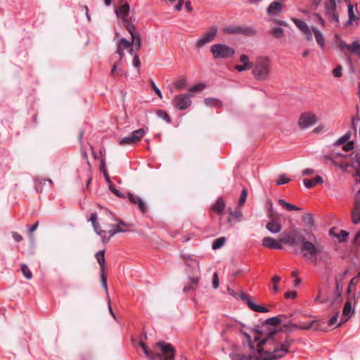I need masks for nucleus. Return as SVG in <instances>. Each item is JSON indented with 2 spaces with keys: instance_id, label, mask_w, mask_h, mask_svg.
<instances>
[{
  "instance_id": "1",
  "label": "nucleus",
  "mask_w": 360,
  "mask_h": 360,
  "mask_svg": "<svg viewBox=\"0 0 360 360\" xmlns=\"http://www.w3.org/2000/svg\"><path fill=\"white\" fill-rule=\"evenodd\" d=\"M279 333L276 330L268 333L267 337L257 343L258 355L256 360H276L285 356L288 352L292 340L285 338L279 342Z\"/></svg>"
},
{
  "instance_id": "2",
  "label": "nucleus",
  "mask_w": 360,
  "mask_h": 360,
  "mask_svg": "<svg viewBox=\"0 0 360 360\" xmlns=\"http://www.w3.org/2000/svg\"><path fill=\"white\" fill-rule=\"evenodd\" d=\"M308 235V239L304 236L298 238L300 241V252L302 257L305 259H311L314 264L318 261L326 262L328 253L325 251L324 245L320 243L312 232L303 230Z\"/></svg>"
},
{
  "instance_id": "3",
  "label": "nucleus",
  "mask_w": 360,
  "mask_h": 360,
  "mask_svg": "<svg viewBox=\"0 0 360 360\" xmlns=\"http://www.w3.org/2000/svg\"><path fill=\"white\" fill-rule=\"evenodd\" d=\"M139 345L148 360H174L176 355L174 347L165 341L157 342L152 349H149L146 343L143 341H140Z\"/></svg>"
},
{
  "instance_id": "4",
  "label": "nucleus",
  "mask_w": 360,
  "mask_h": 360,
  "mask_svg": "<svg viewBox=\"0 0 360 360\" xmlns=\"http://www.w3.org/2000/svg\"><path fill=\"white\" fill-rule=\"evenodd\" d=\"M271 75L270 60L266 57H259L252 67V75L256 80L264 82L268 80Z\"/></svg>"
},
{
  "instance_id": "5",
  "label": "nucleus",
  "mask_w": 360,
  "mask_h": 360,
  "mask_svg": "<svg viewBox=\"0 0 360 360\" xmlns=\"http://www.w3.org/2000/svg\"><path fill=\"white\" fill-rule=\"evenodd\" d=\"M226 292H229L230 295L236 299H240L243 302H245L248 307L254 311L259 312V313H266L269 311V309L266 307L259 306L255 304L252 300V298L248 294L240 291V292H236L233 290L231 289L229 287H226Z\"/></svg>"
},
{
  "instance_id": "6",
  "label": "nucleus",
  "mask_w": 360,
  "mask_h": 360,
  "mask_svg": "<svg viewBox=\"0 0 360 360\" xmlns=\"http://www.w3.org/2000/svg\"><path fill=\"white\" fill-rule=\"evenodd\" d=\"M283 328L287 332H292L297 329L300 330H321V321L319 320H313L309 323L296 324L291 321H288L283 325Z\"/></svg>"
},
{
  "instance_id": "7",
  "label": "nucleus",
  "mask_w": 360,
  "mask_h": 360,
  "mask_svg": "<svg viewBox=\"0 0 360 360\" xmlns=\"http://www.w3.org/2000/svg\"><path fill=\"white\" fill-rule=\"evenodd\" d=\"M226 212L228 213V216L226 217L228 228L233 227L236 224H239L245 219L242 208L240 207H236L235 209L229 207Z\"/></svg>"
},
{
  "instance_id": "8",
  "label": "nucleus",
  "mask_w": 360,
  "mask_h": 360,
  "mask_svg": "<svg viewBox=\"0 0 360 360\" xmlns=\"http://www.w3.org/2000/svg\"><path fill=\"white\" fill-rule=\"evenodd\" d=\"M173 106L179 110L187 109L191 105V94H184L176 95L172 101Z\"/></svg>"
},
{
  "instance_id": "9",
  "label": "nucleus",
  "mask_w": 360,
  "mask_h": 360,
  "mask_svg": "<svg viewBox=\"0 0 360 360\" xmlns=\"http://www.w3.org/2000/svg\"><path fill=\"white\" fill-rule=\"evenodd\" d=\"M352 220L354 224L360 223V198L357 196L354 199V209L352 211ZM353 242L355 245H360V231L356 233Z\"/></svg>"
},
{
  "instance_id": "10",
  "label": "nucleus",
  "mask_w": 360,
  "mask_h": 360,
  "mask_svg": "<svg viewBox=\"0 0 360 360\" xmlns=\"http://www.w3.org/2000/svg\"><path fill=\"white\" fill-rule=\"evenodd\" d=\"M338 46L342 51L345 49L349 53L357 55L360 58V39H356L349 44L341 40L339 41Z\"/></svg>"
},
{
  "instance_id": "11",
  "label": "nucleus",
  "mask_w": 360,
  "mask_h": 360,
  "mask_svg": "<svg viewBox=\"0 0 360 360\" xmlns=\"http://www.w3.org/2000/svg\"><path fill=\"white\" fill-rule=\"evenodd\" d=\"M217 27H211L207 33H205L200 37L196 42V47L200 49L204 46L206 44L213 41L217 36Z\"/></svg>"
},
{
  "instance_id": "12",
  "label": "nucleus",
  "mask_w": 360,
  "mask_h": 360,
  "mask_svg": "<svg viewBox=\"0 0 360 360\" xmlns=\"http://www.w3.org/2000/svg\"><path fill=\"white\" fill-rule=\"evenodd\" d=\"M317 122V117L316 115L310 112L302 113L299 119V126L301 129H305Z\"/></svg>"
},
{
  "instance_id": "13",
  "label": "nucleus",
  "mask_w": 360,
  "mask_h": 360,
  "mask_svg": "<svg viewBox=\"0 0 360 360\" xmlns=\"http://www.w3.org/2000/svg\"><path fill=\"white\" fill-rule=\"evenodd\" d=\"M226 33L242 34L245 36H254L256 34V31L253 27L229 25L226 27Z\"/></svg>"
},
{
  "instance_id": "14",
  "label": "nucleus",
  "mask_w": 360,
  "mask_h": 360,
  "mask_svg": "<svg viewBox=\"0 0 360 360\" xmlns=\"http://www.w3.org/2000/svg\"><path fill=\"white\" fill-rule=\"evenodd\" d=\"M326 13L330 17V21L338 23L339 22L338 15L335 11L337 8L335 0H328L326 3Z\"/></svg>"
},
{
  "instance_id": "15",
  "label": "nucleus",
  "mask_w": 360,
  "mask_h": 360,
  "mask_svg": "<svg viewBox=\"0 0 360 360\" xmlns=\"http://www.w3.org/2000/svg\"><path fill=\"white\" fill-rule=\"evenodd\" d=\"M251 330H252V331H253L256 334H262L263 333L262 330H259V326H255ZM240 331H241L242 334L245 337L246 341H247V342L248 344V346H249L250 349L251 350L254 349H255V345H254L255 342H257V341L259 340V335H257L256 336H255L254 337V340H252L251 336H250V335L249 333H248L247 332H245L243 330H241Z\"/></svg>"
},
{
  "instance_id": "16",
  "label": "nucleus",
  "mask_w": 360,
  "mask_h": 360,
  "mask_svg": "<svg viewBox=\"0 0 360 360\" xmlns=\"http://www.w3.org/2000/svg\"><path fill=\"white\" fill-rule=\"evenodd\" d=\"M225 209V202L222 197L219 198L214 203L210 209V214L212 218L214 214L217 215H221L224 213Z\"/></svg>"
},
{
  "instance_id": "17",
  "label": "nucleus",
  "mask_w": 360,
  "mask_h": 360,
  "mask_svg": "<svg viewBox=\"0 0 360 360\" xmlns=\"http://www.w3.org/2000/svg\"><path fill=\"white\" fill-rule=\"evenodd\" d=\"M354 311L355 307H354L349 302H346L342 309L341 321L338 324L337 327L341 326L342 323L347 321V319L351 317Z\"/></svg>"
},
{
  "instance_id": "18",
  "label": "nucleus",
  "mask_w": 360,
  "mask_h": 360,
  "mask_svg": "<svg viewBox=\"0 0 360 360\" xmlns=\"http://www.w3.org/2000/svg\"><path fill=\"white\" fill-rule=\"evenodd\" d=\"M279 242L289 246H293L297 243V240L295 236L290 232L284 231L281 234Z\"/></svg>"
},
{
  "instance_id": "19",
  "label": "nucleus",
  "mask_w": 360,
  "mask_h": 360,
  "mask_svg": "<svg viewBox=\"0 0 360 360\" xmlns=\"http://www.w3.org/2000/svg\"><path fill=\"white\" fill-rule=\"evenodd\" d=\"M210 51L216 59L225 58V44H214L212 46Z\"/></svg>"
},
{
  "instance_id": "20",
  "label": "nucleus",
  "mask_w": 360,
  "mask_h": 360,
  "mask_svg": "<svg viewBox=\"0 0 360 360\" xmlns=\"http://www.w3.org/2000/svg\"><path fill=\"white\" fill-rule=\"evenodd\" d=\"M343 291V283L340 281H335V289L333 291L334 299L332 300V304L340 303L342 302V295Z\"/></svg>"
},
{
  "instance_id": "21",
  "label": "nucleus",
  "mask_w": 360,
  "mask_h": 360,
  "mask_svg": "<svg viewBox=\"0 0 360 360\" xmlns=\"http://www.w3.org/2000/svg\"><path fill=\"white\" fill-rule=\"evenodd\" d=\"M262 245L266 248L274 250H282L283 248L278 241L271 237H264L262 240Z\"/></svg>"
},
{
  "instance_id": "22",
  "label": "nucleus",
  "mask_w": 360,
  "mask_h": 360,
  "mask_svg": "<svg viewBox=\"0 0 360 360\" xmlns=\"http://www.w3.org/2000/svg\"><path fill=\"white\" fill-rule=\"evenodd\" d=\"M283 7L282 3L273 1L269 5L266 12L269 15L275 16L282 11Z\"/></svg>"
},
{
  "instance_id": "23",
  "label": "nucleus",
  "mask_w": 360,
  "mask_h": 360,
  "mask_svg": "<svg viewBox=\"0 0 360 360\" xmlns=\"http://www.w3.org/2000/svg\"><path fill=\"white\" fill-rule=\"evenodd\" d=\"M135 18L130 17L129 18H124L123 25L125 29L129 32V33L132 37L133 35L138 34L136 32V26L134 23Z\"/></svg>"
},
{
  "instance_id": "24",
  "label": "nucleus",
  "mask_w": 360,
  "mask_h": 360,
  "mask_svg": "<svg viewBox=\"0 0 360 360\" xmlns=\"http://www.w3.org/2000/svg\"><path fill=\"white\" fill-rule=\"evenodd\" d=\"M105 210L109 214V216H110L112 217V220H114L115 221L117 222V225H120V226L122 229H126L127 231L128 229H129V228L133 226L132 224L127 223V222L124 221L123 220H122L120 218L116 217L115 216V214L111 211L108 210L107 208H105Z\"/></svg>"
},
{
  "instance_id": "25",
  "label": "nucleus",
  "mask_w": 360,
  "mask_h": 360,
  "mask_svg": "<svg viewBox=\"0 0 360 360\" xmlns=\"http://www.w3.org/2000/svg\"><path fill=\"white\" fill-rule=\"evenodd\" d=\"M230 360H252V355H245L243 353L233 350L229 354Z\"/></svg>"
},
{
  "instance_id": "26",
  "label": "nucleus",
  "mask_w": 360,
  "mask_h": 360,
  "mask_svg": "<svg viewBox=\"0 0 360 360\" xmlns=\"http://www.w3.org/2000/svg\"><path fill=\"white\" fill-rule=\"evenodd\" d=\"M266 229L271 233H278L282 229V226L278 221L272 220L266 224Z\"/></svg>"
},
{
  "instance_id": "27",
  "label": "nucleus",
  "mask_w": 360,
  "mask_h": 360,
  "mask_svg": "<svg viewBox=\"0 0 360 360\" xmlns=\"http://www.w3.org/2000/svg\"><path fill=\"white\" fill-rule=\"evenodd\" d=\"M129 5L127 3L120 6L118 10L115 11L117 18H122V20L124 18H127V16L129 15Z\"/></svg>"
},
{
  "instance_id": "28",
  "label": "nucleus",
  "mask_w": 360,
  "mask_h": 360,
  "mask_svg": "<svg viewBox=\"0 0 360 360\" xmlns=\"http://www.w3.org/2000/svg\"><path fill=\"white\" fill-rule=\"evenodd\" d=\"M312 32L314 34L316 41L319 46L323 49L325 47V38L322 32L316 27H312Z\"/></svg>"
},
{
  "instance_id": "29",
  "label": "nucleus",
  "mask_w": 360,
  "mask_h": 360,
  "mask_svg": "<svg viewBox=\"0 0 360 360\" xmlns=\"http://www.w3.org/2000/svg\"><path fill=\"white\" fill-rule=\"evenodd\" d=\"M105 250H101L96 253L95 257L100 266L101 272L105 271Z\"/></svg>"
},
{
  "instance_id": "30",
  "label": "nucleus",
  "mask_w": 360,
  "mask_h": 360,
  "mask_svg": "<svg viewBox=\"0 0 360 360\" xmlns=\"http://www.w3.org/2000/svg\"><path fill=\"white\" fill-rule=\"evenodd\" d=\"M323 181L322 177L321 176L317 175L313 179H304V185L307 188H310L316 184H322Z\"/></svg>"
},
{
  "instance_id": "31",
  "label": "nucleus",
  "mask_w": 360,
  "mask_h": 360,
  "mask_svg": "<svg viewBox=\"0 0 360 360\" xmlns=\"http://www.w3.org/2000/svg\"><path fill=\"white\" fill-rule=\"evenodd\" d=\"M109 227H111L112 229L109 230L107 233L109 234L108 240L110 239L112 236H114L115 234L118 233H125L127 232L126 229H122L120 225L116 224H108L107 225Z\"/></svg>"
},
{
  "instance_id": "32",
  "label": "nucleus",
  "mask_w": 360,
  "mask_h": 360,
  "mask_svg": "<svg viewBox=\"0 0 360 360\" xmlns=\"http://www.w3.org/2000/svg\"><path fill=\"white\" fill-rule=\"evenodd\" d=\"M355 11H357V9L355 8L352 4H349L348 6V22L347 25L352 24V22L357 20L359 18L355 15Z\"/></svg>"
},
{
  "instance_id": "33",
  "label": "nucleus",
  "mask_w": 360,
  "mask_h": 360,
  "mask_svg": "<svg viewBox=\"0 0 360 360\" xmlns=\"http://www.w3.org/2000/svg\"><path fill=\"white\" fill-rule=\"evenodd\" d=\"M204 103L207 106H212L216 108H221L223 105V103L221 101L212 98H205Z\"/></svg>"
},
{
  "instance_id": "34",
  "label": "nucleus",
  "mask_w": 360,
  "mask_h": 360,
  "mask_svg": "<svg viewBox=\"0 0 360 360\" xmlns=\"http://www.w3.org/2000/svg\"><path fill=\"white\" fill-rule=\"evenodd\" d=\"M199 278L198 277L190 278V283L184 287V292H188L194 290L198 286Z\"/></svg>"
},
{
  "instance_id": "35",
  "label": "nucleus",
  "mask_w": 360,
  "mask_h": 360,
  "mask_svg": "<svg viewBox=\"0 0 360 360\" xmlns=\"http://www.w3.org/2000/svg\"><path fill=\"white\" fill-rule=\"evenodd\" d=\"M278 203L285 209H286L288 211H294V210H301V208L295 205H292V204H290L288 202H286L285 200H283V199H279L278 200Z\"/></svg>"
},
{
  "instance_id": "36",
  "label": "nucleus",
  "mask_w": 360,
  "mask_h": 360,
  "mask_svg": "<svg viewBox=\"0 0 360 360\" xmlns=\"http://www.w3.org/2000/svg\"><path fill=\"white\" fill-rule=\"evenodd\" d=\"M333 229L330 230V235L338 238V240L340 243H343L347 240V238L349 236V232H347V231H345V230H342V231H340V232L338 234L333 235Z\"/></svg>"
},
{
  "instance_id": "37",
  "label": "nucleus",
  "mask_w": 360,
  "mask_h": 360,
  "mask_svg": "<svg viewBox=\"0 0 360 360\" xmlns=\"http://www.w3.org/2000/svg\"><path fill=\"white\" fill-rule=\"evenodd\" d=\"M240 326L244 327V326L237 320L226 316V328H238Z\"/></svg>"
},
{
  "instance_id": "38",
  "label": "nucleus",
  "mask_w": 360,
  "mask_h": 360,
  "mask_svg": "<svg viewBox=\"0 0 360 360\" xmlns=\"http://www.w3.org/2000/svg\"><path fill=\"white\" fill-rule=\"evenodd\" d=\"M292 21L303 33L308 32V30L310 29L308 25L302 20L292 18Z\"/></svg>"
},
{
  "instance_id": "39",
  "label": "nucleus",
  "mask_w": 360,
  "mask_h": 360,
  "mask_svg": "<svg viewBox=\"0 0 360 360\" xmlns=\"http://www.w3.org/2000/svg\"><path fill=\"white\" fill-rule=\"evenodd\" d=\"M155 114L161 119L164 120L167 123L170 124L172 119L169 115L165 110L158 109L155 110Z\"/></svg>"
},
{
  "instance_id": "40",
  "label": "nucleus",
  "mask_w": 360,
  "mask_h": 360,
  "mask_svg": "<svg viewBox=\"0 0 360 360\" xmlns=\"http://www.w3.org/2000/svg\"><path fill=\"white\" fill-rule=\"evenodd\" d=\"M281 323V319L278 316H273L271 318H269L266 319L263 323L262 325H269V326H278Z\"/></svg>"
},
{
  "instance_id": "41",
  "label": "nucleus",
  "mask_w": 360,
  "mask_h": 360,
  "mask_svg": "<svg viewBox=\"0 0 360 360\" xmlns=\"http://www.w3.org/2000/svg\"><path fill=\"white\" fill-rule=\"evenodd\" d=\"M133 46V41H129L127 39L122 37L121 38L118 43L117 44V46H120L122 49H128L131 46Z\"/></svg>"
},
{
  "instance_id": "42",
  "label": "nucleus",
  "mask_w": 360,
  "mask_h": 360,
  "mask_svg": "<svg viewBox=\"0 0 360 360\" xmlns=\"http://www.w3.org/2000/svg\"><path fill=\"white\" fill-rule=\"evenodd\" d=\"M359 278H360V272H359V274L356 276H354L353 278L351 279V281L348 285L347 289L346 290V293L347 295H349L352 292V288L354 287L357 285V283H359Z\"/></svg>"
},
{
  "instance_id": "43",
  "label": "nucleus",
  "mask_w": 360,
  "mask_h": 360,
  "mask_svg": "<svg viewBox=\"0 0 360 360\" xmlns=\"http://www.w3.org/2000/svg\"><path fill=\"white\" fill-rule=\"evenodd\" d=\"M137 142L131 134L128 136L122 138L119 142L120 145L121 146L134 145Z\"/></svg>"
},
{
  "instance_id": "44",
  "label": "nucleus",
  "mask_w": 360,
  "mask_h": 360,
  "mask_svg": "<svg viewBox=\"0 0 360 360\" xmlns=\"http://www.w3.org/2000/svg\"><path fill=\"white\" fill-rule=\"evenodd\" d=\"M131 41H133V45L134 46L135 51H139L141 49V37L140 34H138L136 35H133L131 37Z\"/></svg>"
},
{
  "instance_id": "45",
  "label": "nucleus",
  "mask_w": 360,
  "mask_h": 360,
  "mask_svg": "<svg viewBox=\"0 0 360 360\" xmlns=\"http://www.w3.org/2000/svg\"><path fill=\"white\" fill-rule=\"evenodd\" d=\"M225 243V236H221L214 240L212 245L213 250H218L221 248Z\"/></svg>"
},
{
  "instance_id": "46",
  "label": "nucleus",
  "mask_w": 360,
  "mask_h": 360,
  "mask_svg": "<svg viewBox=\"0 0 360 360\" xmlns=\"http://www.w3.org/2000/svg\"><path fill=\"white\" fill-rule=\"evenodd\" d=\"M248 190L246 188H243L240 193L237 207H240V208L243 207L246 202Z\"/></svg>"
},
{
  "instance_id": "47",
  "label": "nucleus",
  "mask_w": 360,
  "mask_h": 360,
  "mask_svg": "<svg viewBox=\"0 0 360 360\" xmlns=\"http://www.w3.org/2000/svg\"><path fill=\"white\" fill-rule=\"evenodd\" d=\"M145 134V130L143 128L139 129L131 132V135L138 143Z\"/></svg>"
},
{
  "instance_id": "48",
  "label": "nucleus",
  "mask_w": 360,
  "mask_h": 360,
  "mask_svg": "<svg viewBox=\"0 0 360 360\" xmlns=\"http://www.w3.org/2000/svg\"><path fill=\"white\" fill-rule=\"evenodd\" d=\"M21 271L23 274V276L27 279H31L32 278V273L28 266L26 264H21Z\"/></svg>"
},
{
  "instance_id": "49",
  "label": "nucleus",
  "mask_w": 360,
  "mask_h": 360,
  "mask_svg": "<svg viewBox=\"0 0 360 360\" xmlns=\"http://www.w3.org/2000/svg\"><path fill=\"white\" fill-rule=\"evenodd\" d=\"M92 226H93V227H94V229L95 232H96L98 235H99V236H101L102 237V241H103V243H105V240H106V237H105V235H103V234H105V233H106V231H104V230H101V229H100V224H99L98 223H97V224H92Z\"/></svg>"
},
{
  "instance_id": "50",
  "label": "nucleus",
  "mask_w": 360,
  "mask_h": 360,
  "mask_svg": "<svg viewBox=\"0 0 360 360\" xmlns=\"http://www.w3.org/2000/svg\"><path fill=\"white\" fill-rule=\"evenodd\" d=\"M252 67H253L252 63H246V64L243 63V65H236L234 68L236 70H238V72H242V71L250 70L251 68H252Z\"/></svg>"
},
{
  "instance_id": "51",
  "label": "nucleus",
  "mask_w": 360,
  "mask_h": 360,
  "mask_svg": "<svg viewBox=\"0 0 360 360\" xmlns=\"http://www.w3.org/2000/svg\"><path fill=\"white\" fill-rule=\"evenodd\" d=\"M186 79L184 77H181L174 84L176 89H177L179 90L184 89L186 86Z\"/></svg>"
},
{
  "instance_id": "52",
  "label": "nucleus",
  "mask_w": 360,
  "mask_h": 360,
  "mask_svg": "<svg viewBox=\"0 0 360 360\" xmlns=\"http://www.w3.org/2000/svg\"><path fill=\"white\" fill-rule=\"evenodd\" d=\"M150 88L152 89L153 91H154V92L155 93V94L160 98H162V93H161V91L160 90L159 88H158V86L155 85V82H153V80L150 79Z\"/></svg>"
},
{
  "instance_id": "53",
  "label": "nucleus",
  "mask_w": 360,
  "mask_h": 360,
  "mask_svg": "<svg viewBox=\"0 0 360 360\" xmlns=\"http://www.w3.org/2000/svg\"><path fill=\"white\" fill-rule=\"evenodd\" d=\"M303 220L306 221L308 225L311 227L314 226V222L313 219V216L311 213H307L303 216Z\"/></svg>"
},
{
  "instance_id": "54",
  "label": "nucleus",
  "mask_w": 360,
  "mask_h": 360,
  "mask_svg": "<svg viewBox=\"0 0 360 360\" xmlns=\"http://www.w3.org/2000/svg\"><path fill=\"white\" fill-rule=\"evenodd\" d=\"M205 87V85L203 83H198L190 87L189 91L192 92H200L202 91Z\"/></svg>"
},
{
  "instance_id": "55",
  "label": "nucleus",
  "mask_w": 360,
  "mask_h": 360,
  "mask_svg": "<svg viewBox=\"0 0 360 360\" xmlns=\"http://www.w3.org/2000/svg\"><path fill=\"white\" fill-rule=\"evenodd\" d=\"M109 189L116 196H117L120 198H125V195L121 191H120L118 189L115 188V187L113 186L112 184L109 185Z\"/></svg>"
},
{
  "instance_id": "56",
  "label": "nucleus",
  "mask_w": 360,
  "mask_h": 360,
  "mask_svg": "<svg viewBox=\"0 0 360 360\" xmlns=\"http://www.w3.org/2000/svg\"><path fill=\"white\" fill-rule=\"evenodd\" d=\"M272 34L276 37V38H281L284 35V32L282 28L281 27H274L272 31Z\"/></svg>"
},
{
  "instance_id": "57",
  "label": "nucleus",
  "mask_w": 360,
  "mask_h": 360,
  "mask_svg": "<svg viewBox=\"0 0 360 360\" xmlns=\"http://www.w3.org/2000/svg\"><path fill=\"white\" fill-rule=\"evenodd\" d=\"M349 270L345 269L343 272L337 274L335 276V281H340V283H343V280L345 277L348 274Z\"/></svg>"
},
{
  "instance_id": "58",
  "label": "nucleus",
  "mask_w": 360,
  "mask_h": 360,
  "mask_svg": "<svg viewBox=\"0 0 360 360\" xmlns=\"http://www.w3.org/2000/svg\"><path fill=\"white\" fill-rule=\"evenodd\" d=\"M359 298L360 297L356 293H354L347 298V302H349L354 307H356Z\"/></svg>"
},
{
  "instance_id": "59",
  "label": "nucleus",
  "mask_w": 360,
  "mask_h": 360,
  "mask_svg": "<svg viewBox=\"0 0 360 360\" xmlns=\"http://www.w3.org/2000/svg\"><path fill=\"white\" fill-rule=\"evenodd\" d=\"M290 179L285 176V174H281L276 182L277 185H283L290 181Z\"/></svg>"
},
{
  "instance_id": "60",
  "label": "nucleus",
  "mask_w": 360,
  "mask_h": 360,
  "mask_svg": "<svg viewBox=\"0 0 360 360\" xmlns=\"http://www.w3.org/2000/svg\"><path fill=\"white\" fill-rule=\"evenodd\" d=\"M272 282L274 283V285L272 288V290L274 292H277L278 291V283L281 281V278L278 276H274L272 278Z\"/></svg>"
},
{
  "instance_id": "61",
  "label": "nucleus",
  "mask_w": 360,
  "mask_h": 360,
  "mask_svg": "<svg viewBox=\"0 0 360 360\" xmlns=\"http://www.w3.org/2000/svg\"><path fill=\"white\" fill-rule=\"evenodd\" d=\"M127 196L129 202L134 205L138 204L139 200L141 199L139 196H135L133 193L130 192L127 193Z\"/></svg>"
},
{
  "instance_id": "62",
  "label": "nucleus",
  "mask_w": 360,
  "mask_h": 360,
  "mask_svg": "<svg viewBox=\"0 0 360 360\" xmlns=\"http://www.w3.org/2000/svg\"><path fill=\"white\" fill-rule=\"evenodd\" d=\"M136 205H138L139 209L143 214H146L147 212L148 207L142 199L139 200L138 204Z\"/></svg>"
},
{
  "instance_id": "63",
  "label": "nucleus",
  "mask_w": 360,
  "mask_h": 360,
  "mask_svg": "<svg viewBox=\"0 0 360 360\" xmlns=\"http://www.w3.org/2000/svg\"><path fill=\"white\" fill-rule=\"evenodd\" d=\"M101 280L103 288L108 292V285H107V276L105 274V271L101 272Z\"/></svg>"
},
{
  "instance_id": "64",
  "label": "nucleus",
  "mask_w": 360,
  "mask_h": 360,
  "mask_svg": "<svg viewBox=\"0 0 360 360\" xmlns=\"http://www.w3.org/2000/svg\"><path fill=\"white\" fill-rule=\"evenodd\" d=\"M342 68L341 65H338L333 70V75L335 77H340L342 75Z\"/></svg>"
}]
</instances>
